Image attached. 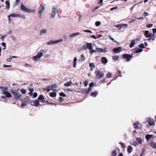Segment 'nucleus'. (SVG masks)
<instances>
[{"label": "nucleus", "mask_w": 156, "mask_h": 156, "mask_svg": "<svg viewBox=\"0 0 156 156\" xmlns=\"http://www.w3.org/2000/svg\"><path fill=\"white\" fill-rule=\"evenodd\" d=\"M11 92L13 95L14 98L16 100H19L20 98L21 94L18 92V91L16 90H12Z\"/></svg>", "instance_id": "1"}, {"label": "nucleus", "mask_w": 156, "mask_h": 156, "mask_svg": "<svg viewBox=\"0 0 156 156\" xmlns=\"http://www.w3.org/2000/svg\"><path fill=\"white\" fill-rule=\"evenodd\" d=\"M43 54L42 52H39L36 55L33 56L32 58L34 61L36 62L39 59H40L43 56Z\"/></svg>", "instance_id": "2"}, {"label": "nucleus", "mask_w": 156, "mask_h": 156, "mask_svg": "<svg viewBox=\"0 0 156 156\" xmlns=\"http://www.w3.org/2000/svg\"><path fill=\"white\" fill-rule=\"evenodd\" d=\"M58 11V7L57 6H53L51 17L54 18Z\"/></svg>", "instance_id": "3"}, {"label": "nucleus", "mask_w": 156, "mask_h": 156, "mask_svg": "<svg viewBox=\"0 0 156 156\" xmlns=\"http://www.w3.org/2000/svg\"><path fill=\"white\" fill-rule=\"evenodd\" d=\"M20 9L23 11L27 12L30 13L32 12L31 10L27 8L23 4H21L20 6Z\"/></svg>", "instance_id": "4"}, {"label": "nucleus", "mask_w": 156, "mask_h": 156, "mask_svg": "<svg viewBox=\"0 0 156 156\" xmlns=\"http://www.w3.org/2000/svg\"><path fill=\"white\" fill-rule=\"evenodd\" d=\"M104 75L103 73L102 72L98 71L97 72V74L96 75V78L100 79L103 77Z\"/></svg>", "instance_id": "5"}, {"label": "nucleus", "mask_w": 156, "mask_h": 156, "mask_svg": "<svg viewBox=\"0 0 156 156\" xmlns=\"http://www.w3.org/2000/svg\"><path fill=\"white\" fill-rule=\"evenodd\" d=\"M63 41L62 39H60L56 41H51L48 42L47 44L48 45H50L52 44H55L62 42Z\"/></svg>", "instance_id": "6"}, {"label": "nucleus", "mask_w": 156, "mask_h": 156, "mask_svg": "<svg viewBox=\"0 0 156 156\" xmlns=\"http://www.w3.org/2000/svg\"><path fill=\"white\" fill-rule=\"evenodd\" d=\"M123 56L124 58L126 59V61L127 62L130 61L133 57L132 55L128 54H124Z\"/></svg>", "instance_id": "7"}, {"label": "nucleus", "mask_w": 156, "mask_h": 156, "mask_svg": "<svg viewBox=\"0 0 156 156\" xmlns=\"http://www.w3.org/2000/svg\"><path fill=\"white\" fill-rule=\"evenodd\" d=\"M147 121L151 126H153L154 124V120L153 119L148 118Z\"/></svg>", "instance_id": "8"}, {"label": "nucleus", "mask_w": 156, "mask_h": 156, "mask_svg": "<svg viewBox=\"0 0 156 156\" xmlns=\"http://www.w3.org/2000/svg\"><path fill=\"white\" fill-rule=\"evenodd\" d=\"M150 146L156 150V143L153 141H151L149 144Z\"/></svg>", "instance_id": "9"}, {"label": "nucleus", "mask_w": 156, "mask_h": 156, "mask_svg": "<svg viewBox=\"0 0 156 156\" xmlns=\"http://www.w3.org/2000/svg\"><path fill=\"white\" fill-rule=\"evenodd\" d=\"M133 126L136 129L140 128L141 126L140 124L138 122L134 123Z\"/></svg>", "instance_id": "10"}, {"label": "nucleus", "mask_w": 156, "mask_h": 156, "mask_svg": "<svg viewBox=\"0 0 156 156\" xmlns=\"http://www.w3.org/2000/svg\"><path fill=\"white\" fill-rule=\"evenodd\" d=\"M80 34V32H75L70 34L69 35V36L70 38H71L74 36L79 35Z\"/></svg>", "instance_id": "11"}, {"label": "nucleus", "mask_w": 156, "mask_h": 156, "mask_svg": "<svg viewBox=\"0 0 156 156\" xmlns=\"http://www.w3.org/2000/svg\"><path fill=\"white\" fill-rule=\"evenodd\" d=\"M121 49L122 48L121 47H118L113 48V51L114 52L118 53L120 52L121 51Z\"/></svg>", "instance_id": "12"}, {"label": "nucleus", "mask_w": 156, "mask_h": 156, "mask_svg": "<svg viewBox=\"0 0 156 156\" xmlns=\"http://www.w3.org/2000/svg\"><path fill=\"white\" fill-rule=\"evenodd\" d=\"M44 7L42 5H41L39 9V11H38V13L39 14H40V16H41L42 13L44 9Z\"/></svg>", "instance_id": "13"}, {"label": "nucleus", "mask_w": 156, "mask_h": 156, "mask_svg": "<svg viewBox=\"0 0 156 156\" xmlns=\"http://www.w3.org/2000/svg\"><path fill=\"white\" fill-rule=\"evenodd\" d=\"M3 94H5L6 97L9 98L11 97L10 94L8 91H3Z\"/></svg>", "instance_id": "14"}, {"label": "nucleus", "mask_w": 156, "mask_h": 156, "mask_svg": "<svg viewBox=\"0 0 156 156\" xmlns=\"http://www.w3.org/2000/svg\"><path fill=\"white\" fill-rule=\"evenodd\" d=\"M108 61L107 59L105 57H103L101 58V62L104 64H106Z\"/></svg>", "instance_id": "15"}, {"label": "nucleus", "mask_w": 156, "mask_h": 156, "mask_svg": "<svg viewBox=\"0 0 156 156\" xmlns=\"http://www.w3.org/2000/svg\"><path fill=\"white\" fill-rule=\"evenodd\" d=\"M95 51L101 52H105V50H104L103 49L99 48H97L96 49V50H95Z\"/></svg>", "instance_id": "16"}, {"label": "nucleus", "mask_w": 156, "mask_h": 156, "mask_svg": "<svg viewBox=\"0 0 156 156\" xmlns=\"http://www.w3.org/2000/svg\"><path fill=\"white\" fill-rule=\"evenodd\" d=\"M47 32V30L46 29H44L41 30L40 33V35L41 36L42 34H45Z\"/></svg>", "instance_id": "17"}, {"label": "nucleus", "mask_w": 156, "mask_h": 156, "mask_svg": "<svg viewBox=\"0 0 156 156\" xmlns=\"http://www.w3.org/2000/svg\"><path fill=\"white\" fill-rule=\"evenodd\" d=\"M135 44V41L134 40H132L129 44V47L130 48L133 47Z\"/></svg>", "instance_id": "18"}, {"label": "nucleus", "mask_w": 156, "mask_h": 156, "mask_svg": "<svg viewBox=\"0 0 156 156\" xmlns=\"http://www.w3.org/2000/svg\"><path fill=\"white\" fill-rule=\"evenodd\" d=\"M89 66L90 67V70L92 71L95 68V66L93 63H90Z\"/></svg>", "instance_id": "19"}, {"label": "nucleus", "mask_w": 156, "mask_h": 156, "mask_svg": "<svg viewBox=\"0 0 156 156\" xmlns=\"http://www.w3.org/2000/svg\"><path fill=\"white\" fill-rule=\"evenodd\" d=\"M85 60V59L84 55L83 54L81 55L80 56V58L79 59V61H80V62H82L83 61H84Z\"/></svg>", "instance_id": "20"}, {"label": "nucleus", "mask_w": 156, "mask_h": 156, "mask_svg": "<svg viewBox=\"0 0 156 156\" xmlns=\"http://www.w3.org/2000/svg\"><path fill=\"white\" fill-rule=\"evenodd\" d=\"M133 150V148L131 146H129L128 148V152L129 153H130Z\"/></svg>", "instance_id": "21"}, {"label": "nucleus", "mask_w": 156, "mask_h": 156, "mask_svg": "<svg viewBox=\"0 0 156 156\" xmlns=\"http://www.w3.org/2000/svg\"><path fill=\"white\" fill-rule=\"evenodd\" d=\"M34 105L37 106L39 105V101L38 99L36 100L34 102Z\"/></svg>", "instance_id": "22"}, {"label": "nucleus", "mask_w": 156, "mask_h": 156, "mask_svg": "<svg viewBox=\"0 0 156 156\" xmlns=\"http://www.w3.org/2000/svg\"><path fill=\"white\" fill-rule=\"evenodd\" d=\"M98 93V92L95 91L91 93L90 94V95L93 97H95L97 96Z\"/></svg>", "instance_id": "23"}, {"label": "nucleus", "mask_w": 156, "mask_h": 156, "mask_svg": "<svg viewBox=\"0 0 156 156\" xmlns=\"http://www.w3.org/2000/svg\"><path fill=\"white\" fill-rule=\"evenodd\" d=\"M17 17L19 18H21L23 19H26V17L25 16L22 14H17Z\"/></svg>", "instance_id": "24"}, {"label": "nucleus", "mask_w": 156, "mask_h": 156, "mask_svg": "<svg viewBox=\"0 0 156 156\" xmlns=\"http://www.w3.org/2000/svg\"><path fill=\"white\" fill-rule=\"evenodd\" d=\"M87 47L89 50L91 49L92 48V44L90 43H87Z\"/></svg>", "instance_id": "25"}, {"label": "nucleus", "mask_w": 156, "mask_h": 156, "mask_svg": "<svg viewBox=\"0 0 156 156\" xmlns=\"http://www.w3.org/2000/svg\"><path fill=\"white\" fill-rule=\"evenodd\" d=\"M72 83L71 81L64 84V85L65 86H70L72 85Z\"/></svg>", "instance_id": "26"}, {"label": "nucleus", "mask_w": 156, "mask_h": 156, "mask_svg": "<svg viewBox=\"0 0 156 156\" xmlns=\"http://www.w3.org/2000/svg\"><path fill=\"white\" fill-rule=\"evenodd\" d=\"M77 60V58L76 57H75L73 60V67L74 68H75L76 66Z\"/></svg>", "instance_id": "27"}, {"label": "nucleus", "mask_w": 156, "mask_h": 156, "mask_svg": "<svg viewBox=\"0 0 156 156\" xmlns=\"http://www.w3.org/2000/svg\"><path fill=\"white\" fill-rule=\"evenodd\" d=\"M152 135L147 134L145 136V138L147 140H148L151 137H152Z\"/></svg>", "instance_id": "28"}, {"label": "nucleus", "mask_w": 156, "mask_h": 156, "mask_svg": "<svg viewBox=\"0 0 156 156\" xmlns=\"http://www.w3.org/2000/svg\"><path fill=\"white\" fill-rule=\"evenodd\" d=\"M5 4L6 5V8L8 9H9L10 7V3L7 1H6L5 2Z\"/></svg>", "instance_id": "29"}, {"label": "nucleus", "mask_w": 156, "mask_h": 156, "mask_svg": "<svg viewBox=\"0 0 156 156\" xmlns=\"http://www.w3.org/2000/svg\"><path fill=\"white\" fill-rule=\"evenodd\" d=\"M50 96L51 97H55L56 95V94L55 92H51L50 94Z\"/></svg>", "instance_id": "30"}, {"label": "nucleus", "mask_w": 156, "mask_h": 156, "mask_svg": "<svg viewBox=\"0 0 156 156\" xmlns=\"http://www.w3.org/2000/svg\"><path fill=\"white\" fill-rule=\"evenodd\" d=\"M82 93L83 94H87L88 93L87 91V89L86 88H85L83 90H82Z\"/></svg>", "instance_id": "31"}, {"label": "nucleus", "mask_w": 156, "mask_h": 156, "mask_svg": "<svg viewBox=\"0 0 156 156\" xmlns=\"http://www.w3.org/2000/svg\"><path fill=\"white\" fill-rule=\"evenodd\" d=\"M136 140L140 144H142V140L140 138H137Z\"/></svg>", "instance_id": "32"}, {"label": "nucleus", "mask_w": 156, "mask_h": 156, "mask_svg": "<svg viewBox=\"0 0 156 156\" xmlns=\"http://www.w3.org/2000/svg\"><path fill=\"white\" fill-rule=\"evenodd\" d=\"M143 49L141 48H139L136 49L135 51V52L136 53H140L142 51Z\"/></svg>", "instance_id": "33"}, {"label": "nucleus", "mask_w": 156, "mask_h": 156, "mask_svg": "<svg viewBox=\"0 0 156 156\" xmlns=\"http://www.w3.org/2000/svg\"><path fill=\"white\" fill-rule=\"evenodd\" d=\"M115 27H117L120 30L121 28H122V24H120L116 25H115Z\"/></svg>", "instance_id": "34"}, {"label": "nucleus", "mask_w": 156, "mask_h": 156, "mask_svg": "<svg viewBox=\"0 0 156 156\" xmlns=\"http://www.w3.org/2000/svg\"><path fill=\"white\" fill-rule=\"evenodd\" d=\"M17 14H16L12 13L10 14L9 15V16H10V17H17Z\"/></svg>", "instance_id": "35"}, {"label": "nucleus", "mask_w": 156, "mask_h": 156, "mask_svg": "<svg viewBox=\"0 0 156 156\" xmlns=\"http://www.w3.org/2000/svg\"><path fill=\"white\" fill-rule=\"evenodd\" d=\"M53 88L51 86H48L47 87V91L48 92H49L50 90H53Z\"/></svg>", "instance_id": "36"}, {"label": "nucleus", "mask_w": 156, "mask_h": 156, "mask_svg": "<svg viewBox=\"0 0 156 156\" xmlns=\"http://www.w3.org/2000/svg\"><path fill=\"white\" fill-rule=\"evenodd\" d=\"M44 97L43 95H40L39 96V97L38 98V99L39 101L40 100L41 101V100H42L43 99H44Z\"/></svg>", "instance_id": "37"}, {"label": "nucleus", "mask_w": 156, "mask_h": 156, "mask_svg": "<svg viewBox=\"0 0 156 156\" xmlns=\"http://www.w3.org/2000/svg\"><path fill=\"white\" fill-rule=\"evenodd\" d=\"M119 58L118 55H115L113 57V59L115 60H117Z\"/></svg>", "instance_id": "38"}, {"label": "nucleus", "mask_w": 156, "mask_h": 156, "mask_svg": "<svg viewBox=\"0 0 156 156\" xmlns=\"http://www.w3.org/2000/svg\"><path fill=\"white\" fill-rule=\"evenodd\" d=\"M95 24L96 26L98 27L101 24V23L100 21H97L95 22Z\"/></svg>", "instance_id": "39"}, {"label": "nucleus", "mask_w": 156, "mask_h": 156, "mask_svg": "<svg viewBox=\"0 0 156 156\" xmlns=\"http://www.w3.org/2000/svg\"><path fill=\"white\" fill-rule=\"evenodd\" d=\"M139 47L140 48H144L145 46L143 43H141L139 45Z\"/></svg>", "instance_id": "40"}, {"label": "nucleus", "mask_w": 156, "mask_h": 156, "mask_svg": "<svg viewBox=\"0 0 156 156\" xmlns=\"http://www.w3.org/2000/svg\"><path fill=\"white\" fill-rule=\"evenodd\" d=\"M10 37L11 39L14 41H15L16 40V37L12 35H11L10 36Z\"/></svg>", "instance_id": "41"}, {"label": "nucleus", "mask_w": 156, "mask_h": 156, "mask_svg": "<svg viewBox=\"0 0 156 156\" xmlns=\"http://www.w3.org/2000/svg\"><path fill=\"white\" fill-rule=\"evenodd\" d=\"M153 25L152 24H148L146 25V27L147 28H151Z\"/></svg>", "instance_id": "42"}, {"label": "nucleus", "mask_w": 156, "mask_h": 156, "mask_svg": "<svg viewBox=\"0 0 156 156\" xmlns=\"http://www.w3.org/2000/svg\"><path fill=\"white\" fill-rule=\"evenodd\" d=\"M59 95L60 96L62 97H65L66 96V95L62 92L60 93Z\"/></svg>", "instance_id": "43"}, {"label": "nucleus", "mask_w": 156, "mask_h": 156, "mask_svg": "<svg viewBox=\"0 0 156 156\" xmlns=\"http://www.w3.org/2000/svg\"><path fill=\"white\" fill-rule=\"evenodd\" d=\"M111 73H108L106 75L107 77V78H110L111 77Z\"/></svg>", "instance_id": "44"}, {"label": "nucleus", "mask_w": 156, "mask_h": 156, "mask_svg": "<svg viewBox=\"0 0 156 156\" xmlns=\"http://www.w3.org/2000/svg\"><path fill=\"white\" fill-rule=\"evenodd\" d=\"M108 37L109 38H110L112 41H113L115 42H116V41L114 39H113V38H112L111 36V35H110L108 36Z\"/></svg>", "instance_id": "45"}, {"label": "nucleus", "mask_w": 156, "mask_h": 156, "mask_svg": "<svg viewBox=\"0 0 156 156\" xmlns=\"http://www.w3.org/2000/svg\"><path fill=\"white\" fill-rule=\"evenodd\" d=\"M83 31L85 32L92 33V31L90 30H84Z\"/></svg>", "instance_id": "46"}, {"label": "nucleus", "mask_w": 156, "mask_h": 156, "mask_svg": "<svg viewBox=\"0 0 156 156\" xmlns=\"http://www.w3.org/2000/svg\"><path fill=\"white\" fill-rule=\"evenodd\" d=\"M20 92L22 94H25L26 93V91L25 90H20Z\"/></svg>", "instance_id": "47"}, {"label": "nucleus", "mask_w": 156, "mask_h": 156, "mask_svg": "<svg viewBox=\"0 0 156 156\" xmlns=\"http://www.w3.org/2000/svg\"><path fill=\"white\" fill-rule=\"evenodd\" d=\"M152 35V34L151 33H150L149 34H148L146 35V37H149Z\"/></svg>", "instance_id": "48"}, {"label": "nucleus", "mask_w": 156, "mask_h": 156, "mask_svg": "<svg viewBox=\"0 0 156 156\" xmlns=\"http://www.w3.org/2000/svg\"><path fill=\"white\" fill-rule=\"evenodd\" d=\"M88 80H86L84 82V84L85 87L87 86L88 85Z\"/></svg>", "instance_id": "49"}, {"label": "nucleus", "mask_w": 156, "mask_h": 156, "mask_svg": "<svg viewBox=\"0 0 156 156\" xmlns=\"http://www.w3.org/2000/svg\"><path fill=\"white\" fill-rule=\"evenodd\" d=\"M149 14L148 12H144L143 13V15L144 16H147Z\"/></svg>", "instance_id": "50"}, {"label": "nucleus", "mask_w": 156, "mask_h": 156, "mask_svg": "<svg viewBox=\"0 0 156 156\" xmlns=\"http://www.w3.org/2000/svg\"><path fill=\"white\" fill-rule=\"evenodd\" d=\"M122 28L123 27H124L125 28H127L128 27V24H122Z\"/></svg>", "instance_id": "51"}, {"label": "nucleus", "mask_w": 156, "mask_h": 156, "mask_svg": "<svg viewBox=\"0 0 156 156\" xmlns=\"http://www.w3.org/2000/svg\"><path fill=\"white\" fill-rule=\"evenodd\" d=\"M112 156H116V154L115 151H113L112 153Z\"/></svg>", "instance_id": "52"}, {"label": "nucleus", "mask_w": 156, "mask_h": 156, "mask_svg": "<svg viewBox=\"0 0 156 156\" xmlns=\"http://www.w3.org/2000/svg\"><path fill=\"white\" fill-rule=\"evenodd\" d=\"M37 94L36 92H35L34 93V95H33V97L34 98H36L37 97Z\"/></svg>", "instance_id": "53"}, {"label": "nucleus", "mask_w": 156, "mask_h": 156, "mask_svg": "<svg viewBox=\"0 0 156 156\" xmlns=\"http://www.w3.org/2000/svg\"><path fill=\"white\" fill-rule=\"evenodd\" d=\"M29 90L32 93L34 91V89L32 88H29Z\"/></svg>", "instance_id": "54"}, {"label": "nucleus", "mask_w": 156, "mask_h": 156, "mask_svg": "<svg viewBox=\"0 0 156 156\" xmlns=\"http://www.w3.org/2000/svg\"><path fill=\"white\" fill-rule=\"evenodd\" d=\"M4 67H10L12 66L11 65H7L5 64H4L3 65Z\"/></svg>", "instance_id": "55"}, {"label": "nucleus", "mask_w": 156, "mask_h": 156, "mask_svg": "<svg viewBox=\"0 0 156 156\" xmlns=\"http://www.w3.org/2000/svg\"><path fill=\"white\" fill-rule=\"evenodd\" d=\"M12 60V57H10V58H8L6 59V60L7 62H10Z\"/></svg>", "instance_id": "56"}, {"label": "nucleus", "mask_w": 156, "mask_h": 156, "mask_svg": "<svg viewBox=\"0 0 156 156\" xmlns=\"http://www.w3.org/2000/svg\"><path fill=\"white\" fill-rule=\"evenodd\" d=\"M89 50H90V52L91 53H93L94 52H95V51H94V50L92 48H91V49Z\"/></svg>", "instance_id": "57"}, {"label": "nucleus", "mask_w": 156, "mask_h": 156, "mask_svg": "<svg viewBox=\"0 0 156 156\" xmlns=\"http://www.w3.org/2000/svg\"><path fill=\"white\" fill-rule=\"evenodd\" d=\"M58 101L60 102H62L63 101V99L61 97H60V98L58 100Z\"/></svg>", "instance_id": "58"}, {"label": "nucleus", "mask_w": 156, "mask_h": 156, "mask_svg": "<svg viewBox=\"0 0 156 156\" xmlns=\"http://www.w3.org/2000/svg\"><path fill=\"white\" fill-rule=\"evenodd\" d=\"M131 144L133 145L136 146L137 144L136 141H133Z\"/></svg>", "instance_id": "59"}, {"label": "nucleus", "mask_w": 156, "mask_h": 156, "mask_svg": "<svg viewBox=\"0 0 156 156\" xmlns=\"http://www.w3.org/2000/svg\"><path fill=\"white\" fill-rule=\"evenodd\" d=\"M25 66L28 67H31V65H29V64L26 63L25 64Z\"/></svg>", "instance_id": "60"}, {"label": "nucleus", "mask_w": 156, "mask_h": 156, "mask_svg": "<svg viewBox=\"0 0 156 156\" xmlns=\"http://www.w3.org/2000/svg\"><path fill=\"white\" fill-rule=\"evenodd\" d=\"M117 8H118V7H113V8H111L110 9V10L111 11H113L114 9H116Z\"/></svg>", "instance_id": "61"}, {"label": "nucleus", "mask_w": 156, "mask_h": 156, "mask_svg": "<svg viewBox=\"0 0 156 156\" xmlns=\"http://www.w3.org/2000/svg\"><path fill=\"white\" fill-rule=\"evenodd\" d=\"M2 45L5 47V48H6V44L5 42H2L1 44Z\"/></svg>", "instance_id": "62"}, {"label": "nucleus", "mask_w": 156, "mask_h": 156, "mask_svg": "<svg viewBox=\"0 0 156 156\" xmlns=\"http://www.w3.org/2000/svg\"><path fill=\"white\" fill-rule=\"evenodd\" d=\"M18 3H16V2H15L13 4V7H16L17 5L18 4Z\"/></svg>", "instance_id": "63"}, {"label": "nucleus", "mask_w": 156, "mask_h": 156, "mask_svg": "<svg viewBox=\"0 0 156 156\" xmlns=\"http://www.w3.org/2000/svg\"><path fill=\"white\" fill-rule=\"evenodd\" d=\"M63 39L64 40L66 41L67 40V37L66 35H64L63 37Z\"/></svg>", "instance_id": "64"}]
</instances>
